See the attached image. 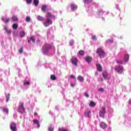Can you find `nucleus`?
Here are the masks:
<instances>
[{"instance_id": "f257e3e1", "label": "nucleus", "mask_w": 131, "mask_h": 131, "mask_svg": "<svg viewBox=\"0 0 131 131\" xmlns=\"http://www.w3.org/2000/svg\"><path fill=\"white\" fill-rule=\"evenodd\" d=\"M96 54H98V56L100 58H105L106 56V53L103 51L102 48H99L96 50Z\"/></svg>"}, {"instance_id": "f03ea898", "label": "nucleus", "mask_w": 131, "mask_h": 131, "mask_svg": "<svg viewBox=\"0 0 131 131\" xmlns=\"http://www.w3.org/2000/svg\"><path fill=\"white\" fill-rule=\"evenodd\" d=\"M106 108L105 107L102 106L99 111V116L102 118H104L105 114H106Z\"/></svg>"}, {"instance_id": "7ed1b4c3", "label": "nucleus", "mask_w": 131, "mask_h": 131, "mask_svg": "<svg viewBox=\"0 0 131 131\" xmlns=\"http://www.w3.org/2000/svg\"><path fill=\"white\" fill-rule=\"evenodd\" d=\"M52 49V46L49 43H45L42 47L43 53H46L47 51H49Z\"/></svg>"}, {"instance_id": "20e7f679", "label": "nucleus", "mask_w": 131, "mask_h": 131, "mask_svg": "<svg viewBox=\"0 0 131 131\" xmlns=\"http://www.w3.org/2000/svg\"><path fill=\"white\" fill-rule=\"evenodd\" d=\"M43 24L45 27H48V26H50V25L53 24V20L48 17L46 18V21L43 23Z\"/></svg>"}, {"instance_id": "39448f33", "label": "nucleus", "mask_w": 131, "mask_h": 131, "mask_svg": "<svg viewBox=\"0 0 131 131\" xmlns=\"http://www.w3.org/2000/svg\"><path fill=\"white\" fill-rule=\"evenodd\" d=\"M18 111L19 113H25V107H24V103H22L18 107Z\"/></svg>"}, {"instance_id": "423d86ee", "label": "nucleus", "mask_w": 131, "mask_h": 131, "mask_svg": "<svg viewBox=\"0 0 131 131\" xmlns=\"http://www.w3.org/2000/svg\"><path fill=\"white\" fill-rule=\"evenodd\" d=\"M115 70L118 73L122 74V73L123 72V67L121 66H117L115 68Z\"/></svg>"}, {"instance_id": "0eeeda50", "label": "nucleus", "mask_w": 131, "mask_h": 131, "mask_svg": "<svg viewBox=\"0 0 131 131\" xmlns=\"http://www.w3.org/2000/svg\"><path fill=\"white\" fill-rule=\"evenodd\" d=\"M71 61L73 65H74L75 66H77V62H78L77 58L75 56H73L71 59Z\"/></svg>"}, {"instance_id": "6e6552de", "label": "nucleus", "mask_w": 131, "mask_h": 131, "mask_svg": "<svg viewBox=\"0 0 131 131\" xmlns=\"http://www.w3.org/2000/svg\"><path fill=\"white\" fill-rule=\"evenodd\" d=\"M10 128L12 131H17V126L16 125V123H11L10 124Z\"/></svg>"}, {"instance_id": "1a4fd4ad", "label": "nucleus", "mask_w": 131, "mask_h": 131, "mask_svg": "<svg viewBox=\"0 0 131 131\" xmlns=\"http://www.w3.org/2000/svg\"><path fill=\"white\" fill-rule=\"evenodd\" d=\"M102 76L103 77H104V79H109V75H108V73L107 72V71H104L102 73Z\"/></svg>"}, {"instance_id": "9d476101", "label": "nucleus", "mask_w": 131, "mask_h": 131, "mask_svg": "<svg viewBox=\"0 0 131 131\" xmlns=\"http://www.w3.org/2000/svg\"><path fill=\"white\" fill-rule=\"evenodd\" d=\"M46 17H47V18H53V19L56 18L55 15H52L51 12H47L46 14Z\"/></svg>"}, {"instance_id": "9b49d317", "label": "nucleus", "mask_w": 131, "mask_h": 131, "mask_svg": "<svg viewBox=\"0 0 131 131\" xmlns=\"http://www.w3.org/2000/svg\"><path fill=\"white\" fill-rule=\"evenodd\" d=\"M85 60L86 62H87V63H88V64H90V63H91V62H92V61L93 60V58H92V57H91V56H86Z\"/></svg>"}, {"instance_id": "f8f14e48", "label": "nucleus", "mask_w": 131, "mask_h": 131, "mask_svg": "<svg viewBox=\"0 0 131 131\" xmlns=\"http://www.w3.org/2000/svg\"><path fill=\"white\" fill-rule=\"evenodd\" d=\"M96 68L98 71H99V72H102V71H103V68H102V66H101V64L99 63L97 64Z\"/></svg>"}, {"instance_id": "ddd939ff", "label": "nucleus", "mask_w": 131, "mask_h": 131, "mask_svg": "<svg viewBox=\"0 0 131 131\" xmlns=\"http://www.w3.org/2000/svg\"><path fill=\"white\" fill-rule=\"evenodd\" d=\"M100 127H101V128H106V127H108V125H107V124H106L105 122H101L100 123Z\"/></svg>"}, {"instance_id": "4468645a", "label": "nucleus", "mask_w": 131, "mask_h": 131, "mask_svg": "<svg viewBox=\"0 0 131 131\" xmlns=\"http://www.w3.org/2000/svg\"><path fill=\"white\" fill-rule=\"evenodd\" d=\"M71 9L72 11H75L77 9V5H75V4H72L71 5Z\"/></svg>"}, {"instance_id": "2eb2a0df", "label": "nucleus", "mask_w": 131, "mask_h": 131, "mask_svg": "<svg viewBox=\"0 0 131 131\" xmlns=\"http://www.w3.org/2000/svg\"><path fill=\"white\" fill-rule=\"evenodd\" d=\"M11 20L13 21V22H18L19 19L16 16H12Z\"/></svg>"}, {"instance_id": "dca6fc26", "label": "nucleus", "mask_w": 131, "mask_h": 131, "mask_svg": "<svg viewBox=\"0 0 131 131\" xmlns=\"http://www.w3.org/2000/svg\"><path fill=\"white\" fill-rule=\"evenodd\" d=\"M31 40H32V42L35 43V37L33 36H31L30 37V39H29L28 40V42L29 43V42H30V41H31Z\"/></svg>"}, {"instance_id": "f3484780", "label": "nucleus", "mask_w": 131, "mask_h": 131, "mask_svg": "<svg viewBox=\"0 0 131 131\" xmlns=\"http://www.w3.org/2000/svg\"><path fill=\"white\" fill-rule=\"evenodd\" d=\"M2 21H3V22H4V23H9V22H10V18H5L4 17H2Z\"/></svg>"}, {"instance_id": "a211bd4d", "label": "nucleus", "mask_w": 131, "mask_h": 131, "mask_svg": "<svg viewBox=\"0 0 131 131\" xmlns=\"http://www.w3.org/2000/svg\"><path fill=\"white\" fill-rule=\"evenodd\" d=\"M1 109H2L3 112H5L6 114H9V110L7 108L1 107Z\"/></svg>"}, {"instance_id": "6ab92c4d", "label": "nucleus", "mask_w": 131, "mask_h": 131, "mask_svg": "<svg viewBox=\"0 0 131 131\" xmlns=\"http://www.w3.org/2000/svg\"><path fill=\"white\" fill-rule=\"evenodd\" d=\"M125 62H127L129 60V55L128 54H125L124 57Z\"/></svg>"}, {"instance_id": "aec40b11", "label": "nucleus", "mask_w": 131, "mask_h": 131, "mask_svg": "<svg viewBox=\"0 0 131 131\" xmlns=\"http://www.w3.org/2000/svg\"><path fill=\"white\" fill-rule=\"evenodd\" d=\"M4 29L6 30L7 34L10 35L11 34V30H9V28L7 26L4 27Z\"/></svg>"}, {"instance_id": "412c9836", "label": "nucleus", "mask_w": 131, "mask_h": 131, "mask_svg": "<svg viewBox=\"0 0 131 131\" xmlns=\"http://www.w3.org/2000/svg\"><path fill=\"white\" fill-rule=\"evenodd\" d=\"M37 19L38 21H43V20H45V19L43 18V17L40 15H38L37 16Z\"/></svg>"}, {"instance_id": "4be33fe9", "label": "nucleus", "mask_w": 131, "mask_h": 131, "mask_svg": "<svg viewBox=\"0 0 131 131\" xmlns=\"http://www.w3.org/2000/svg\"><path fill=\"white\" fill-rule=\"evenodd\" d=\"M108 43H113V39H108L105 41V45H108Z\"/></svg>"}, {"instance_id": "5701e85b", "label": "nucleus", "mask_w": 131, "mask_h": 131, "mask_svg": "<svg viewBox=\"0 0 131 131\" xmlns=\"http://www.w3.org/2000/svg\"><path fill=\"white\" fill-rule=\"evenodd\" d=\"M20 37H24V36H25L26 33H25V32L24 31H22L20 32Z\"/></svg>"}, {"instance_id": "b1692460", "label": "nucleus", "mask_w": 131, "mask_h": 131, "mask_svg": "<svg viewBox=\"0 0 131 131\" xmlns=\"http://www.w3.org/2000/svg\"><path fill=\"white\" fill-rule=\"evenodd\" d=\"M77 79L78 80H79V81H80V82H82L83 81V77L81 76H78L77 77Z\"/></svg>"}, {"instance_id": "393cba45", "label": "nucleus", "mask_w": 131, "mask_h": 131, "mask_svg": "<svg viewBox=\"0 0 131 131\" xmlns=\"http://www.w3.org/2000/svg\"><path fill=\"white\" fill-rule=\"evenodd\" d=\"M50 78L51 79H52V80H56V79H57V78L56 77V75H51Z\"/></svg>"}, {"instance_id": "a878e982", "label": "nucleus", "mask_w": 131, "mask_h": 131, "mask_svg": "<svg viewBox=\"0 0 131 131\" xmlns=\"http://www.w3.org/2000/svg\"><path fill=\"white\" fill-rule=\"evenodd\" d=\"M90 107H95L96 106V103L94 101H91L89 104Z\"/></svg>"}, {"instance_id": "bb28decb", "label": "nucleus", "mask_w": 131, "mask_h": 131, "mask_svg": "<svg viewBox=\"0 0 131 131\" xmlns=\"http://www.w3.org/2000/svg\"><path fill=\"white\" fill-rule=\"evenodd\" d=\"M78 54L79 55H80V56H83V55H84V51L83 50H80L78 52Z\"/></svg>"}, {"instance_id": "cd10ccee", "label": "nucleus", "mask_w": 131, "mask_h": 131, "mask_svg": "<svg viewBox=\"0 0 131 131\" xmlns=\"http://www.w3.org/2000/svg\"><path fill=\"white\" fill-rule=\"evenodd\" d=\"M39 3V2L38 1V0H34V4L35 7H37V6H38Z\"/></svg>"}, {"instance_id": "c85d7f7f", "label": "nucleus", "mask_w": 131, "mask_h": 131, "mask_svg": "<svg viewBox=\"0 0 131 131\" xmlns=\"http://www.w3.org/2000/svg\"><path fill=\"white\" fill-rule=\"evenodd\" d=\"M41 10H42V12H45L46 10H47V6L46 5H43L41 7Z\"/></svg>"}, {"instance_id": "c756f323", "label": "nucleus", "mask_w": 131, "mask_h": 131, "mask_svg": "<svg viewBox=\"0 0 131 131\" xmlns=\"http://www.w3.org/2000/svg\"><path fill=\"white\" fill-rule=\"evenodd\" d=\"M10 93H8L6 96V98H7L6 103H8L9 102V100H10Z\"/></svg>"}, {"instance_id": "7c9ffc66", "label": "nucleus", "mask_w": 131, "mask_h": 131, "mask_svg": "<svg viewBox=\"0 0 131 131\" xmlns=\"http://www.w3.org/2000/svg\"><path fill=\"white\" fill-rule=\"evenodd\" d=\"M12 28L13 29H17V28H18V24H14L13 25H12Z\"/></svg>"}, {"instance_id": "2f4dec72", "label": "nucleus", "mask_w": 131, "mask_h": 131, "mask_svg": "<svg viewBox=\"0 0 131 131\" xmlns=\"http://www.w3.org/2000/svg\"><path fill=\"white\" fill-rule=\"evenodd\" d=\"M118 64H120V65H122L123 64V60H119L116 61Z\"/></svg>"}, {"instance_id": "473e14b6", "label": "nucleus", "mask_w": 131, "mask_h": 131, "mask_svg": "<svg viewBox=\"0 0 131 131\" xmlns=\"http://www.w3.org/2000/svg\"><path fill=\"white\" fill-rule=\"evenodd\" d=\"M41 42L40 41V40H37V45L39 46V47H41Z\"/></svg>"}, {"instance_id": "72a5a7b5", "label": "nucleus", "mask_w": 131, "mask_h": 131, "mask_svg": "<svg viewBox=\"0 0 131 131\" xmlns=\"http://www.w3.org/2000/svg\"><path fill=\"white\" fill-rule=\"evenodd\" d=\"M58 131H69V130H68V129H64L63 127H61V128H58Z\"/></svg>"}, {"instance_id": "f704fd0d", "label": "nucleus", "mask_w": 131, "mask_h": 131, "mask_svg": "<svg viewBox=\"0 0 131 131\" xmlns=\"http://www.w3.org/2000/svg\"><path fill=\"white\" fill-rule=\"evenodd\" d=\"M33 123L34 124H38V123H39V121L36 119H34L33 120Z\"/></svg>"}, {"instance_id": "c9c22d12", "label": "nucleus", "mask_w": 131, "mask_h": 131, "mask_svg": "<svg viewBox=\"0 0 131 131\" xmlns=\"http://www.w3.org/2000/svg\"><path fill=\"white\" fill-rule=\"evenodd\" d=\"M92 0H84V3L85 4H90V3H92Z\"/></svg>"}, {"instance_id": "e433bc0d", "label": "nucleus", "mask_w": 131, "mask_h": 131, "mask_svg": "<svg viewBox=\"0 0 131 131\" xmlns=\"http://www.w3.org/2000/svg\"><path fill=\"white\" fill-rule=\"evenodd\" d=\"M24 85H30V82L29 81H26L24 82Z\"/></svg>"}, {"instance_id": "4c0bfd02", "label": "nucleus", "mask_w": 131, "mask_h": 131, "mask_svg": "<svg viewBox=\"0 0 131 131\" xmlns=\"http://www.w3.org/2000/svg\"><path fill=\"white\" fill-rule=\"evenodd\" d=\"M27 4H28L29 5H30L31 3L32 2V0H26Z\"/></svg>"}, {"instance_id": "58836bf2", "label": "nucleus", "mask_w": 131, "mask_h": 131, "mask_svg": "<svg viewBox=\"0 0 131 131\" xmlns=\"http://www.w3.org/2000/svg\"><path fill=\"white\" fill-rule=\"evenodd\" d=\"M30 20H31L30 17L28 16L26 17V22H30Z\"/></svg>"}, {"instance_id": "ea45409f", "label": "nucleus", "mask_w": 131, "mask_h": 131, "mask_svg": "<svg viewBox=\"0 0 131 131\" xmlns=\"http://www.w3.org/2000/svg\"><path fill=\"white\" fill-rule=\"evenodd\" d=\"M98 92H101L102 93L104 92V89L101 88L99 89H98Z\"/></svg>"}, {"instance_id": "a19ab883", "label": "nucleus", "mask_w": 131, "mask_h": 131, "mask_svg": "<svg viewBox=\"0 0 131 131\" xmlns=\"http://www.w3.org/2000/svg\"><path fill=\"white\" fill-rule=\"evenodd\" d=\"M90 113H91V111L87 112V113L85 114V116H87V117H90Z\"/></svg>"}, {"instance_id": "79ce46f5", "label": "nucleus", "mask_w": 131, "mask_h": 131, "mask_svg": "<svg viewBox=\"0 0 131 131\" xmlns=\"http://www.w3.org/2000/svg\"><path fill=\"white\" fill-rule=\"evenodd\" d=\"M92 39L93 40H97V37H96V35H94L92 37Z\"/></svg>"}, {"instance_id": "37998d69", "label": "nucleus", "mask_w": 131, "mask_h": 131, "mask_svg": "<svg viewBox=\"0 0 131 131\" xmlns=\"http://www.w3.org/2000/svg\"><path fill=\"white\" fill-rule=\"evenodd\" d=\"M19 53L20 54H22L23 53V48H20V49L19 51Z\"/></svg>"}, {"instance_id": "c03bdc74", "label": "nucleus", "mask_w": 131, "mask_h": 131, "mask_svg": "<svg viewBox=\"0 0 131 131\" xmlns=\"http://www.w3.org/2000/svg\"><path fill=\"white\" fill-rule=\"evenodd\" d=\"M48 129L49 131H54V128L52 127H49Z\"/></svg>"}, {"instance_id": "a18cd8bd", "label": "nucleus", "mask_w": 131, "mask_h": 131, "mask_svg": "<svg viewBox=\"0 0 131 131\" xmlns=\"http://www.w3.org/2000/svg\"><path fill=\"white\" fill-rule=\"evenodd\" d=\"M84 96L86 97V98H90V95L88 93H84Z\"/></svg>"}, {"instance_id": "49530a36", "label": "nucleus", "mask_w": 131, "mask_h": 131, "mask_svg": "<svg viewBox=\"0 0 131 131\" xmlns=\"http://www.w3.org/2000/svg\"><path fill=\"white\" fill-rule=\"evenodd\" d=\"M99 14H104V11L102 10H99Z\"/></svg>"}, {"instance_id": "de8ad7c7", "label": "nucleus", "mask_w": 131, "mask_h": 131, "mask_svg": "<svg viewBox=\"0 0 131 131\" xmlns=\"http://www.w3.org/2000/svg\"><path fill=\"white\" fill-rule=\"evenodd\" d=\"M40 127V124L39 123L37 124V128H39Z\"/></svg>"}, {"instance_id": "09e8293b", "label": "nucleus", "mask_w": 131, "mask_h": 131, "mask_svg": "<svg viewBox=\"0 0 131 131\" xmlns=\"http://www.w3.org/2000/svg\"><path fill=\"white\" fill-rule=\"evenodd\" d=\"M71 78H75V76H74L73 75H71Z\"/></svg>"}, {"instance_id": "8fccbe9b", "label": "nucleus", "mask_w": 131, "mask_h": 131, "mask_svg": "<svg viewBox=\"0 0 131 131\" xmlns=\"http://www.w3.org/2000/svg\"><path fill=\"white\" fill-rule=\"evenodd\" d=\"M99 81H101V82H102L103 81V78H100L99 79Z\"/></svg>"}, {"instance_id": "3c124183", "label": "nucleus", "mask_w": 131, "mask_h": 131, "mask_svg": "<svg viewBox=\"0 0 131 131\" xmlns=\"http://www.w3.org/2000/svg\"><path fill=\"white\" fill-rule=\"evenodd\" d=\"M38 114H37V113H34V116H38Z\"/></svg>"}, {"instance_id": "603ef678", "label": "nucleus", "mask_w": 131, "mask_h": 131, "mask_svg": "<svg viewBox=\"0 0 131 131\" xmlns=\"http://www.w3.org/2000/svg\"><path fill=\"white\" fill-rule=\"evenodd\" d=\"M71 42H72V43H73L74 42V41H70V43L71 46Z\"/></svg>"}, {"instance_id": "864d4df0", "label": "nucleus", "mask_w": 131, "mask_h": 131, "mask_svg": "<svg viewBox=\"0 0 131 131\" xmlns=\"http://www.w3.org/2000/svg\"><path fill=\"white\" fill-rule=\"evenodd\" d=\"M129 104H130V105H131V99H130L129 100V102H128Z\"/></svg>"}, {"instance_id": "5fc2aeb1", "label": "nucleus", "mask_w": 131, "mask_h": 131, "mask_svg": "<svg viewBox=\"0 0 131 131\" xmlns=\"http://www.w3.org/2000/svg\"><path fill=\"white\" fill-rule=\"evenodd\" d=\"M95 75H98V72L95 73Z\"/></svg>"}, {"instance_id": "6e6d98bb", "label": "nucleus", "mask_w": 131, "mask_h": 131, "mask_svg": "<svg viewBox=\"0 0 131 131\" xmlns=\"http://www.w3.org/2000/svg\"><path fill=\"white\" fill-rule=\"evenodd\" d=\"M72 86H74L73 84H71Z\"/></svg>"}]
</instances>
